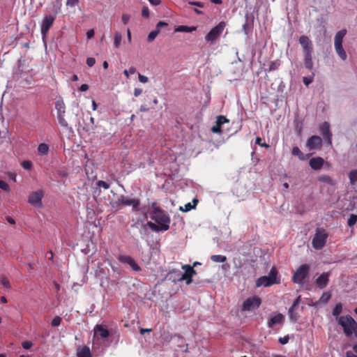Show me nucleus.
<instances>
[{
  "mask_svg": "<svg viewBox=\"0 0 357 357\" xmlns=\"http://www.w3.org/2000/svg\"><path fill=\"white\" fill-rule=\"evenodd\" d=\"M274 282L271 281L266 275L261 276L256 280V286L258 287L261 286L270 287L274 284Z\"/></svg>",
  "mask_w": 357,
  "mask_h": 357,
  "instance_id": "aec40b11",
  "label": "nucleus"
},
{
  "mask_svg": "<svg viewBox=\"0 0 357 357\" xmlns=\"http://www.w3.org/2000/svg\"><path fill=\"white\" fill-rule=\"evenodd\" d=\"M225 27V23L224 22H220L206 34L205 36L206 40L213 43L222 33Z\"/></svg>",
  "mask_w": 357,
  "mask_h": 357,
  "instance_id": "1a4fd4ad",
  "label": "nucleus"
},
{
  "mask_svg": "<svg viewBox=\"0 0 357 357\" xmlns=\"http://www.w3.org/2000/svg\"><path fill=\"white\" fill-rule=\"evenodd\" d=\"M319 180L330 184H333V180L329 176H323L320 177Z\"/></svg>",
  "mask_w": 357,
  "mask_h": 357,
  "instance_id": "09e8293b",
  "label": "nucleus"
},
{
  "mask_svg": "<svg viewBox=\"0 0 357 357\" xmlns=\"http://www.w3.org/2000/svg\"><path fill=\"white\" fill-rule=\"evenodd\" d=\"M0 189H2L6 192H9L10 190L9 185L3 180H0Z\"/></svg>",
  "mask_w": 357,
  "mask_h": 357,
  "instance_id": "37998d69",
  "label": "nucleus"
},
{
  "mask_svg": "<svg viewBox=\"0 0 357 357\" xmlns=\"http://www.w3.org/2000/svg\"><path fill=\"white\" fill-rule=\"evenodd\" d=\"M95 32L93 29H90L86 33V37L88 39H91L94 36Z\"/></svg>",
  "mask_w": 357,
  "mask_h": 357,
  "instance_id": "e2e57ef3",
  "label": "nucleus"
},
{
  "mask_svg": "<svg viewBox=\"0 0 357 357\" xmlns=\"http://www.w3.org/2000/svg\"><path fill=\"white\" fill-rule=\"evenodd\" d=\"M167 25H168L167 23L163 21H160L156 24V29H159L160 31V29L162 27L167 26Z\"/></svg>",
  "mask_w": 357,
  "mask_h": 357,
  "instance_id": "680f3d73",
  "label": "nucleus"
},
{
  "mask_svg": "<svg viewBox=\"0 0 357 357\" xmlns=\"http://www.w3.org/2000/svg\"><path fill=\"white\" fill-rule=\"evenodd\" d=\"M77 357H92L90 349L84 346L77 349Z\"/></svg>",
  "mask_w": 357,
  "mask_h": 357,
  "instance_id": "412c9836",
  "label": "nucleus"
},
{
  "mask_svg": "<svg viewBox=\"0 0 357 357\" xmlns=\"http://www.w3.org/2000/svg\"><path fill=\"white\" fill-rule=\"evenodd\" d=\"M55 108L57 110V115H64L66 112L65 104L63 101L57 100L55 102Z\"/></svg>",
  "mask_w": 357,
  "mask_h": 357,
  "instance_id": "5701e85b",
  "label": "nucleus"
},
{
  "mask_svg": "<svg viewBox=\"0 0 357 357\" xmlns=\"http://www.w3.org/2000/svg\"><path fill=\"white\" fill-rule=\"evenodd\" d=\"M211 259L213 262H221L223 263L227 260L226 256L220 255H214L211 257Z\"/></svg>",
  "mask_w": 357,
  "mask_h": 357,
  "instance_id": "c85d7f7f",
  "label": "nucleus"
},
{
  "mask_svg": "<svg viewBox=\"0 0 357 357\" xmlns=\"http://www.w3.org/2000/svg\"><path fill=\"white\" fill-rule=\"evenodd\" d=\"M143 92V90L142 89H139V88H135V90H134V95L135 96L137 97L139 96H140Z\"/></svg>",
  "mask_w": 357,
  "mask_h": 357,
  "instance_id": "0e129e2a",
  "label": "nucleus"
},
{
  "mask_svg": "<svg viewBox=\"0 0 357 357\" xmlns=\"http://www.w3.org/2000/svg\"><path fill=\"white\" fill-rule=\"evenodd\" d=\"M284 316L279 312H274L268 321L267 325L268 328H273L276 324L282 325L284 321Z\"/></svg>",
  "mask_w": 357,
  "mask_h": 357,
  "instance_id": "ddd939ff",
  "label": "nucleus"
},
{
  "mask_svg": "<svg viewBox=\"0 0 357 357\" xmlns=\"http://www.w3.org/2000/svg\"><path fill=\"white\" fill-rule=\"evenodd\" d=\"M55 16L51 15H45L44 17L40 29L41 34L43 39L46 37V35L49 31L50 29L51 28V26H52L55 20Z\"/></svg>",
  "mask_w": 357,
  "mask_h": 357,
  "instance_id": "9b49d317",
  "label": "nucleus"
},
{
  "mask_svg": "<svg viewBox=\"0 0 357 357\" xmlns=\"http://www.w3.org/2000/svg\"><path fill=\"white\" fill-rule=\"evenodd\" d=\"M197 29L196 26H188L185 25H180L175 29L176 32H192Z\"/></svg>",
  "mask_w": 357,
  "mask_h": 357,
  "instance_id": "b1692460",
  "label": "nucleus"
},
{
  "mask_svg": "<svg viewBox=\"0 0 357 357\" xmlns=\"http://www.w3.org/2000/svg\"><path fill=\"white\" fill-rule=\"evenodd\" d=\"M94 334L95 335H99L101 338L103 339L109 336V332L107 328L99 324H97L94 327Z\"/></svg>",
  "mask_w": 357,
  "mask_h": 357,
  "instance_id": "a211bd4d",
  "label": "nucleus"
},
{
  "mask_svg": "<svg viewBox=\"0 0 357 357\" xmlns=\"http://www.w3.org/2000/svg\"><path fill=\"white\" fill-rule=\"evenodd\" d=\"M289 337L288 335H286L284 337H280L278 341L280 344H286L287 343H288L289 342Z\"/></svg>",
  "mask_w": 357,
  "mask_h": 357,
  "instance_id": "6e6d98bb",
  "label": "nucleus"
},
{
  "mask_svg": "<svg viewBox=\"0 0 357 357\" xmlns=\"http://www.w3.org/2000/svg\"><path fill=\"white\" fill-rule=\"evenodd\" d=\"M288 315L289 317V319H291V321H292L293 322H296L298 319V314L296 312H294V309H289V311H288Z\"/></svg>",
  "mask_w": 357,
  "mask_h": 357,
  "instance_id": "473e14b6",
  "label": "nucleus"
},
{
  "mask_svg": "<svg viewBox=\"0 0 357 357\" xmlns=\"http://www.w3.org/2000/svg\"><path fill=\"white\" fill-rule=\"evenodd\" d=\"M122 22H123L124 24H127L128 22H129L130 20V15H128V14H123L122 15Z\"/></svg>",
  "mask_w": 357,
  "mask_h": 357,
  "instance_id": "4d7b16f0",
  "label": "nucleus"
},
{
  "mask_svg": "<svg viewBox=\"0 0 357 357\" xmlns=\"http://www.w3.org/2000/svg\"><path fill=\"white\" fill-rule=\"evenodd\" d=\"M89 89V85L86 84H83L81 85L79 90L81 91H86Z\"/></svg>",
  "mask_w": 357,
  "mask_h": 357,
  "instance_id": "338daca9",
  "label": "nucleus"
},
{
  "mask_svg": "<svg viewBox=\"0 0 357 357\" xmlns=\"http://www.w3.org/2000/svg\"><path fill=\"white\" fill-rule=\"evenodd\" d=\"M0 283L6 289H10L11 287L9 280L4 275L0 276Z\"/></svg>",
  "mask_w": 357,
  "mask_h": 357,
  "instance_id": "f704fd0d",
  "label": "nucleus"
},
{
  "mask_svg": "<svg viewBox=\"0 0 357 357\" xmlns=\"http://www.w3.org/2000/svg\"><path fill=\"white\" fill-rule=\"evenodd\" d=\"M322 139L317 135L310 137L307 142V146L310 150L319 149L321 146Z\"/></svg>",
  "mask_w": 357,
  "mask_h": 357,
  "instance_id": "dca6fc26",
  "label": "nucleus"
},
{
  "mask_svg": "<svg viewBox=\"0 0 357 357\" xmlns=\"http://www.w3.org/2000/svg\"><path fill=\"white\" fill-rule=\"evenodd\" d=\"M181 268L185 271L183 273H181L178 270H173L169 272V275L171 276L172 274H176L178 277V281H183L187 278H192L196 274V271L193 268V266L188 264L183 265Z\"/></svg>",
  "mask_w": 357,
  "mask_h": 357,
  "instance_id": "0eeeda50",
  "label": "nucleus"
},
{
  "mask_svg": "<svg viewBox=\"0 0 357 357\" xmlns=\"http://www.w3.org/2000/svg\"><path fill=\"white\" fill-rule=\"evenodd\" d=\"M211 132H214V133H221L222 132V130H221V127L217 124H215V126H213L211 129Z\"/></svg>",
  "mask_w": 357,
  "mask_h": 357,
  "instance_id": "603ef678",
  "label": "nucleus"
},
{
  "mask_svg": "<svg viewBox=\"0 0 357 357\" xmlns=\"http://www.w3.org/2000/svg\"><path fill=\"white\" fill-rule=\"evenodd\" d=\"M298 40L303 50L304 66L306 69L311 71L314 68V63L312 60L314 47L312 42L307 36L304 35L300 36Z\"/></svg>",
  "mask_w": 357,
  "mask_h": 357,
  "instance_id": "f03ea898",
  "label": "nucleus"
},
{
  "mask_svg": "<svg viewBox=\"0 0 357 357\" xmlns=\"http://www.w3.org/2000/svg\"><path fill=\"white\" fill-rule=\"evenodd\" d=\"M159 33H160V30L157 29L154 31H151L147 37L148 42L151 43V42L155 40V38H156V36L159 34Z\"/></svg>",
  "mask_w": 357,
  "mask_h": 357,
  "instance_id": "72a5a7b5",
  "label": "nucleus"
},
{
  "mask_svg": "<svg viewBox=\"0 0 357 357\" xmlns=\"http://www.w3.org/2000/svg\"><path fill=\"white\" fill-rule=\"evenodd\" d=\"M330 272L322 273L315 280L316 285L321 289L327 287L329 282Z\"/></svg>",
  "mask_w": 357,
  "mask_h": 357,
  "instance_id": "4468645a",
  "label": "nucleus"
},
{
  "mask_svg": "<svg viewBox=\"0 0 357 357\" xmlns=\"http://www.w3.org/2000/svg\"><path fill=\"white\" fill-rule=\"evenodd\" d=\"M118 259L120 262L123 264H128L130 267L135 271L141 270L140 266L135 262L134 259L128 255H119Z\"/></svg>",
  "mask_w": 357,
  "mask_h": 357,
  "instance_id": "2eb2a0df",
  "label": "nucleus"
},
{
  "mask_svg": "<svg viewBox=\"0 0 357 357\" xmlns=\"http://www.w3.org/2000/svg\"><path fill=\"white\" fill-rule=\"evenodd\" d=\"M138 78H139V81L142 83H146L149 82V78L145 75L139 74Z\"/></svg>",
  "mask_w": 357,
  "mask_h": 357,
  "instance_id": "13d9d810",
  "label": "nucleus"
},
{
  "mask_svg": "<svg viewBox=\"0 0 357 357\" xmlns=\"http://www.w3.org/2000/svg\"><path fill=\"white\" fill-rule=\"evenodd\" d=\"M90 124L88 123L85 127L83 128V130H84L86 132L94 131L96 129L93 117H90Z\"/></svg>",
  "mask_w": 357,
  "mask_h": 357,
  "instance_id": "c756f323",
  "label": "nucleus"
},
{
  "mask_svg": "<svg viewBox=\"0 0 357 357\" xmlns=\"http://www.w3.org/2000/svg\"><path fill=\"white\" fill-rule=\"evenodd\" d=\"M261 299L257 296L248 298L243 303V311H252L257 309L261 305Z\"/></svg>",
  "mask_w": 357,
  "mask_h": 357,
  "instance_id": "9d476101",
  "label": "nucleus"
},
{
  "mask_svg": "<svg viewBox=\"0 0 357 357\" xmlns=\"http://www.w3.org/2000/svg\"><path fill=\"white\" fill-rule=\"evenodd\" d=\"M251 29V24L248 23V16L246 15V21L243 24V27H242V29H243V31L244 32V33L245 35H248V32H249V30Z\"/></svg>",
  "mask_w": 357,
  "mask_h": 357,
  "instance_id": "79ce46f5",
  "label": "nucleus"
},
{
  "mask_svg": "<svg viewBox=\"0 0 357 357\" xmlns=\"http://www.w3.org/2000/svg\"><path fill=\"white\" fill-rule=\"evenodd\" d=\"M342 303H337L335 307L333 310L332 314L334 317H336L337 319H338L339 317H337L342 312Z\"/></svg>",
  "mask_w": 357,
  "mask_h": 357,
  "instance_id": "2f4dec72",
  "label": "nucleus"
},
{
  "mask_svg": "<svg viewBox=\"0 0 357 357\" xmlns=\"http://www.w3.org/2000/svg\"><path fill=\"white\" fill-rule=\"evenodd\" d=\"M310 267L308 264H304L301 265L294 273L292 276V282L301 285L304 284L305 280L308 277Z\"/></svg>",
  "mask_w": 357,
  "mask_h": 357,
  "instance_id": "39448f33",
  "label": "nucleus"
},
{
  "mask_svg": "<svg viewBox=\"0 0 357 357\" xmlns=\"http://www.w3.org/2000/svg\"><path fill=\"white\" fill-rule=\"evenodd\" d=\"M150 218L155 223L147 222V226L153 231H165L169 229L171 218L167 213L161 208L156 202H153L149 211Z\"/></svg>",
  "mask_w": 357,
  "mask_h": 357,
  "instance_id": "f257e3e1",
  "label": "nucleus"
},
{
  "mask_svg": "<svg viewBox=\"0 0 357 357\" xmlns=\"http://www.w3.org/2000/svg\"><path fill=\"white\" fill-rule=\"evenodd\" d=\"M337 321L342 327L345 335L350 337L356 328V321L350 315L341 316L337 319Z\"/></svg>",
  "mask_w": 357,
  "mask_h": 357,
  "instance_id": "20e7f679",
  "label": "nucleus"
},
{
  "mask_svg": "<svg viewBox=\"0 0 357 357\" xmlns=\"http://www.w3.org/2000/svg\"><path fill=\"white\" fill-rule=\"evenodd\" d=\"M188 3L190 5L198 6L199 8H203L204 6V4L200 1H190Z\"/></svg>",
  "mask_w": 357,
  "mask_h": 357,
  "instance_id": "052dcab7",
  "label": "nucleus"
},
{
  "mask_svg": "<svg viewBox=\"0 0 357 357\" xmlns=\"http://www.w3.org/2000/svg\"><path fill=\"white\" fill-rule=\"evenodd\" d=\"M346 356L347 357H357L356 355H355L352 351H347L346 352Z\"/></svg>",
  "mask_w": 357,
  "mask_h": 357,
  "instance_id": "774afa93",
  "label": "nucleus"
},
{
  "mask_svg": "<svg viewBox=\"0 0 357 357\" xmlns=\"http://www.w3.org/2000/svg\"><path fill=\"white\" fill-rule=\"evenodd\" d=\"M229 122V120L225 116H218L217 117V120H216V124L220 126V127L222 126V125H223L224 123H227Z\"/></svg>",
  "mask_w": 357,
  "mask_h": 357,
  "instance_id": "58836bf2",
  "label": "nucleus"
},
{
  "mask_svg": "<svg viewBox=\"0 0 357 357\" xmlns=\"http://www.w3.org/2000/svg\"><path fill=\"white\" fill-rule=\"evenodd\" d=\"M33 345V343L31 341H24L22 342V347L25 349H30Z\"/></svg>",
  "mask_w": 357,
  "mask_h": 357,
  "instance_id": "5fc2aeb1",
  "label": "nucleus"
},
{
  "mask_svg": "<svg viewBox=\"0 0 357 357\" xmlns=\"http://www.w3.org/2000/svg\"><path fill=\"white\" fill-rule=\"evenodd\" d=\"M192 202L193 205H192L191 203L189 202L185 204L184 207L181 206L179 210L183 212H188L192 210V208H195L197 205V203L198 202V200L197 199H194L192 200Z\"/></svg>",
  "mask_w": 357,
  "mask_h": 357,
  "instance_id": "393cba45",
  "label": "nucleus"
},
{
  "mask_svg": "<svg viewBox=\"0 0 357 357\" xmlns=\"http://www.w3.org/2000/svg\"><path fill=\"white\" fill-rule=\"evenodd\" d=\"M62 319L59 317L56 316L52 321L51 325L52 326H59L61 323Z\"/></svg>",
  "mask_w": 357,
  "mask_h": 357,
  "instance_id": "a18cd8bd",
  "label": "nucleus"
},
{
  "mask_svg": "<svg viewBox=\"0 0 357 357\" xmlns=\"http://www.w3.org/2000/svg\"><path fill=\"white\" fill-rule=\"evenodd\" d=\"M96 185L99 188H103L104 189H108L109 188V184L104 181H98L97 183H96Z\"/></svg>",
  "mask_w": 357,
  "mask_h": 357,
  "instance_id": "49530a36",
  "label": "nucleus"
},
{
  "mask_svg": "<svg viewBox=\"0 0 357 357\" xmlns=\"http://www.w3.org/2000/svg\"><path fill=\"white\" fill-rule=\"evenodd\" d=\"M320 133L324 138L328 140L329 144L332 143V133L330 130V124L328 122L325 121L322 123V125L320 126Z\"/></svg>",
  "mask_w": 357,
  "mask_h": 357,
  "instance_id": "f3484780",
  "label": "nucleus"
},
{
  "mask_svg": "<svg viewBox=\"0 0 357 357\" xmlns=\"http://www.w3.org/2000/svg\"><path fill=\"white\" fill-rule=\"evenodd\" d=\"M349 179L351 184H354L357 182V169L351 170L349 173Z\"/></svg>",
  "mask_w": 357,
  "mask_h": 357,
  "instance_id": "7c9ffc66",
  "label": "nucleus"
},
{
  "mask_svg": "<svg viewBox=\"0 0 357 357\" xmlns=\"http://www.w3.org/2000/svg\"><path fill=\"white\" fill-rule=\"evenodd\" d=\"M301 301V296H298L293 302L291 306L289 307L290 309H295L298 305L299 304V302Z\"/></svg>",
  "mask_w": 357,
  "mask_h": 357,
  "instance_id": "864d4df0",
  "label": "nucleus"
},
{
  "mask_svg": "<svg viewBox=\"0 0 357 357\" xmlns=\"http://www.w3.org/2000/svg\"><path fill=\"white\" fill-rule=\"evenodd\" d=\"M347 32V29H343L337 31L334 38V47L335 52L343 61H345L347 58V53L342 46L343 38L346 36Z\"/></svg>",
  "mask_w": 357,
  "mask_h": 357,
  "instance_id": "7ed1b4c3",
  "label": "nucleus"
},
{
  "mask_svg": "<svg viewBox=\"0 0 357 357\" xmlns=\"http://www.w3.org/2000/svg\"><path fill=\"white\" fill-rule=\"evenodd\" d=\"M261 140V138L257 137L256 138V142H255L256 144H259L261 146L269 147V146L267 144H266V143L260 144Z\"/></svg>",
  "mask_w": 357,
  "mask_h": 357,
  "instance_id": "69168bd1",
  "label": "nucleus"
},
{
  "mask_svg": "<svg viewBox=\"0 0 357 357\" xmlns=\"http://www.w3.org/2000/svg\"><path fill=\"white\" fill-rule=\"evenodd\" d=\"M278 272L277 269L275 267H273L270 272L268 275L267 276L271 281H275L274 284H280V279L278 278Z\"/></svg>",
  "mask_w": 357,
  "mask_h": 357,
  "instance_id": "4be33fe9",
  "label": "nucleus"
},
{
  "mask_svg": "<svg viewBox=\"0 0 357 357\" xmlns=\"http://www.w3.org/2000/svg\"><path fill=\"white\" fill-rule=\"evenodd\" d=\"M79 0H67L66 5L68 6L74 7L77 4Z\"/></svg>",
  "mask_w": 357,
  "mask_h": 357,
  "instance_id": "bf43d9fd",
  "label": "nucleus"
},
{
  "mask_svg": "<svg viewBox=\"0 0 357 357\" xmlns=\"http://www.w3.org/2000/svg\"><path fill=\"white\" fill-rule=\"evenodd\" d=\"M357 222V215H354V214H351L349 219H348V221H347V224L349 227H351L353 225H354Z\"/></svg>",
  "mask_w": 357,
  "mask_h": 357,
  "instance_id": "a19ab883",
  "label": "nucleus"
},
{
  "mask_svg": "<svg viewBox=\"0 0 357 357\" xmlns=\"http://www.w3.org/2000/svg\"><path fill=\"white\" fill-rule=\"evenodd\" d=\"M328 234L323 228H317L312 239V246L316 250H321L326 244Z\"/></svg>",
  "mask_w": 357,
  "mask_h": 357,
  "instance_id": "423d86ee",
  "label": "nucleus"
},
{
  "mask_svg": "<svg viewBox=\"0 0 357 357\" xmlns=\"http://www.w3.org/2000/svg\"><path fill=\"white\" fill-rule=\"evenodd\" d=\"M57 119H58L59 124L62 127L66 128H68V124L64 118V115H57Z\"/></svg>",
  "mask_w": 357,
  "mask_h": 357,
  "instance_id": "4c0bfd02",
  "label": "nucleus"
},
{
  "mask_svg": "<svg viewBox=\"0 0 357 357\" xmlns=\"http://www.w3.org/2000/svg\"><path fill=\"white\" fill-rule=\"evenodd\" d=\"M43 197V192L42 190L35 191L30 194L28 202L31 205L39 207L42 205Z\"/></svg>",
  "mask_w": 357,
  "mask_h": 357,
  "instance_id": "f8f14e48",
  "label": "nucleus"
},
{
  "mask_svg": "<svg viewBox=\"0 0 357 357\" xmlns=\"http://www.w3.org/2000/svg\"><path fill=\"white\" fill-rule=\"evenodd\" d=\"M324 160L321 157L312 158L310 160V166L314 170L320 169L324 165Z\"/></svg>",
  "mask_w": 357,
  "mask_h": 357,
  "instance_id": "6ab92c4d",
  "label": "nucleus"
},
{
  "mask_svg": "<svg viewBox=\"0 0 357 357\" xmlns=\"http://www.w3.org/2000/svg\"><path fill=\"white\" fill-rule=\"evenodd\" d=\"M136 72V69L135 67H130L129 70H125L123 71V74L126 76L127 78L130 77V74H135Z\"/></svg>",
  "mask_w": 357,
  "mask_h": 357,
  "instance_id": "de8ad7c7",
  "label": "nucleus"
},
{
  "mask_svg": "<svg viewBox=\"0 0 357 357\" xmlns=\"http://www.w3.org/2000/svg\"><path fill=\"white\" fill-rule=\"evenodd\" d=\"M22 167L27 170H31L33 167V163L30 160H24L21 162Z\"/></svg>",
  "mask_w": 357,
  "mask_h": 357,
  "instance_id": "ea45409f",
  "label": "nucleus"
},
{
  "mask_svg": "<svg viewBox=\"0 0 357 357\" xmlns=\"http://www.w3.org/2000/svg\"><path fill=\"white\" fill-rule=\"evenodd\" d=\"M142 15L144 17H149V9L147 6H144L142 10Z\"/></svg>",
  "mask_w": 357,
  "mask_h": 357,
  "instance_id": "8fccbe9b",
  "label": "nucleus"
},
{
  "mask_svg": "<svg viewBox=\"0 0 357 357\" xmlns=\"http://www.w3.org/2000/svg\"><path fill=\"white\" fill-rule=\"evenodd\" d=\"M280 66V61L279 60L271 61L268 68V71H273L277 69Z\"/></svg>",
  "mask_w": 357,
  "mask_h": 357,
  "instance_id": "e433bc0d",
  "label": "nucleus"
},
{
  "mask_svg": "<svg viewBox=\"0 0 357 357\" xmlns=\"http://www.w3.org/2000/svg\"><path fill=\"white\" fill-rule=\"evenodd\" d=\"M121 40H122L121 33H119V31H116L114 33V45L115 48L119 47V46L121 45Z\"/></svg>",
  "mask_w": 357,
  "mask_h": 357,
  "instance_id": "cd10ccee",
  "label": "nucleus"
},
{
  "mask_svg": "<svg viewBox=\"0 0 357 357\" xmlns=\"http://www.w3.org/2000/svg\"><path fill=\"white\" fill-rule=\"evenodd\" d=\"M38 152L40 155H47L49 152V146L47 144L41 143L38 146Z\"/></svg>",
  "mask_w": 357,
  "mask_h": 357,
  "instance_id": "bb28decb",
  "label": "nucleus"
},
{
  "mask_svg": "<svg viewBox=\"0 0 357 357\" xmlns=\"http://www.w3.org/2000/svg\"><path fill=\"white\" fill-rule=\"evenodd\" d=\"M314 74L312 73V76L310 77H303V82L305 85L308 86L310 84H311L313 82Z\"/></svg>",
  "mask_w": 357,
  "mask_h": 357,
  "instance_id": "c03bdc74",
  "label": "nucleus"
},
{
  "mask_svg": "<svg viewBox=\"0 0 357 357\" xmlns=\"http://www.w3.org/2000/svg\"><path fill=\"white\" fill-rule=\"evenodd\" d=\"M140 202L138 199H128L124 195H121L116 201L111 203L112 207L120 205L132 206L133 211H138Z\"/></svg>",
  "mask_w": 357,
  "mask_h": 357,
  "instance_id": "6e6552de",
  "label": "nucleus"
},
{
  "mask_svg": "<svg viewBox=\"0 0 357 357\" xmlns=\"http://www.w3.org/2000/svg\"><path fill=\"white\" fill-rule=\"evenodd\" d=\"M331 294L330 292H324L319 299V301L322 303H327L330 300Z\"/></svg>",
  "mask_w": 357,
  "mask_h": 357,
  "instance_id": "c9c22d12",
  "label": "nucleus"
},
{
  "mask_svg": "<svg viewBox=\"0 0 357 357\" xmlns=\"http://www.w3.org/2000/svg\"><path fill=\"white\" fill-rule=\"evenodd\" d=\"M291 153L294 155L298 156V158L301 160H304L306 159L305 155L303 154V153L299 149L298 146H294L292 149Z\"/></svg>",
  "mask_w": 357,
  "mask_h": 357,
  "instance_id": "a878e982",
  "label": "nucleus"
},
{
  "mask_svg": "<svg viewBox=\"0 0 357 357\" xmlns=\"http://www.w3.org/2000/svg\"><path fill=\"white\" fill-rule=\"evenodd\" d=\"M96 63V59L93 57H89L86 59V64L89 67H92Z\"/></svg>",
  "mask_w": 357,
  "mask_h": 357,
  "instance_id": "3c124183",
  "label": "nucleus"
}]
</instances>
